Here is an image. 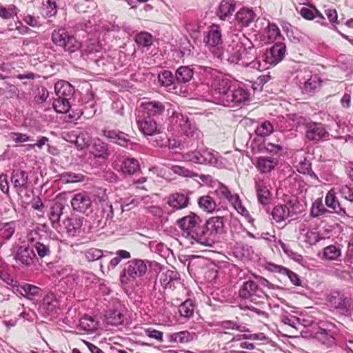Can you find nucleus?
<instances>
[{"mask_svg": "<svg viewBox=\"0 0 353 353\" xmlns=\"http://www.w3.org/2000/svg\"><path fill=\"white\" fill-rule=\"evenodd\" d=\"M179 226L182 230L183 235L196 241L201 244V231L203 223L201 219L193 212H190L177 221Z\"/></svg>", "mask_w": 353, "mask_h": 353, "instance_id": "1", "label": "nucleus"}, {"mask_svg": "<svg viewBox=\"0 0 353 353\" xmlns=\"http://www.w3.org/2000/svg\"><path fill=\"white\" fill-rule=\"evenodd\" d=\"M224 218L213 216L203 224L201 245H210L219 234L224 232Z\"/></svg>", "mask_w": 353, "mask_h": 353, "instance_id": "2", "label": "nucleus"}, {"mask_svg": "<svg viewBox=\"0 0 353 353\" xmlns=\"http://www.w3.org/2000/svg\"><path fill=\"white\" fill-rule=\"evenodd\" d=\"M52 43L69 53H72L81 48V43L64 28H58L52 32Z\"/></svg>", "mask_w": 353, "mask_h": 353, "instance_id": "3", "label": "nucleus"}, {"mask_svg": "<svg viewBox=\"0 0 353 353\" xmlns=\"http://www.w3.org/2000/svg\"><path fill=\"white\" fill-rule=\"evenodd\" d=\"M297 123L305 126V137L314 142H319L321 140L328 139L330 133L327 132L325 125L321 123L306 121L302 117L297 118Z\"/></svg>", "mask_w": 353, "mask_h": 353, "instance_id": "4", "label": "nucleus"}, {"mask_svg": "<svg viewBox=\"0 0 353 353\" xmlns=\"http://www.w3.org/2000/svg\"><path fill=\"white\" fill-rule=\"evenodd\" d=\"M148 267L145 261L134 259L125 263L120 274V280L123 283H128L132 279L143 276L147 272Z\"/></svg>", "mask_w": 353, "mask_h": 353, "instance_id": "5", "label": "nucleus"}, {"mask_svg": "<svg viewBox=\"0 0 353 353\" xmlns=\"http://www.w3.org/2000/svg\"><path fill=\"white\" fill-rule=\"evenodd\" d=\"M203 42L214 57L221 56L223 39L220 26L216 24L210 26L205 32Z\"/></svg>", "mask_w": 353, "mask_h": 353, "instance_id": "6", "label": "nucleus"}, {"mask_svg": "<svg viewBox=\"0 0 353 353\" xmlns=\"http://www.w3.org/2000/svg\"><path fill=\"white\" fill-rule=\"evenodd\" d=\"M245 51V47L240 39H232L228 46L225 51L222 48L221 50V56L216 57L223 61L225 60L231 63H238L242 59L243 52Z\"/></svg>", "mask_w": 353, "mask_h": 353, "instance_id": "7", "label": "nucleus"}, {"mask_svg": "<svg viewBox=\"0 0 353 353\" xmlns=\"http://www.w3.org/2000/svg\"><path fill=\"white\" fill-rule=\"evenodd\" d=\"M61 301L59 296L53 293L47 294L40 305L39 310L46 317L53 318L61 310Z\"/></svg>", "mask_w": 353, "mask_h": 353, "instance_id": "8", "label": "nucleus"}, {"mask_svg": "<svg viewBox=\"0 0 353 353\" xmlns=\"http://www.w3.org/2000/svg\"><path fill=\"white\" fill-rule=\"evenodd\" d=\"M327 301L330 307L338 310L342 313L350 311L352 301L351 299L340 291H332L327 296Z\"/></svg>", "mask_w": 353, "mask_h": 353, "instance_id": "9", "label": "nucleus"}, {"mask_svg": "<svg viewBox=\"0 0 353 353\" xmlns=\"http://www.w3.org/2000/svg\"><path fill=\"white\" fill-rule=\"evenodd\" d=\"M114 212L112 205L105 201L101 202L95 213L94 223L97 227L103 228L110 225L112 221Z\"/></svg>", "mask_w": 353, "mask_h": 353, "instance_id": "10", "label": "nucleus"}, {"mask_svg": "<svg viewBox=\"0 0 353 353\" xmlns=\"http://www.w3.org/2000/svg\"><path fill=\"white\" fill-rule=\"evenodd\" d=\"M232 87V81L221 74H217L212 78L211 83L212 90L220 95V99L223 102L225 97L228 96Z\"/></svg>", "mask_w": 353, "mask_h": 353, "instance_id": "11", "label": "nucleus"}, {"mask_svg": "<svg viewBox=\"0 0 353 353\" xmlns=\"http://www.w3.org/2000/svg\"><path fill=\"white\" fill-rule=\"evenodd\" d=\"M183 157L188 161L199 164L214 165L217 162L214 155L207 150H204L202 152L199 151L189 152L184 154Z\"/></svg>", "mask_w": 353, "mask_h": 353, "instance_id": "12", "label": "nucleus"}, {"mask_svg": "<svg viewBox=\"0 0 353 353\" xmlns=\"http://www.w3.org/2000/svg\"><path fill=\"white\" fill-rule=\"evenodd\" d=\"M262 294L263 292L258 284L252 280L245 281L239 290V295L241 299L252 301L261 297Z\"/></svg>", "mask_w": 353, "mask_h": 353, "instance_id": "13", "label": "nucleus"}, {"mask_svg": "<svg viewBox=\"0 0 353 353\" xmlns=\"http://www.w3.org/2000/svg\"><path fill=\"white\" fill-rule=\"evenodd\" d=\"M92 203L91 196L85 192L75 194L71 200L73 210L82 213H85L90 208Z\"/></svg>", "mask_w": 353, "mask_h": 353, "instance_id": "14", "label": "nucleus"}, {"mask_svg": "<svg viewBox=\"0 0 353 353\" xmlns=\"http://www.w3.org/2000/svg\"><path fill=\"white\" fill-rule=\"evenodd\" d=\"M249 93L241 88L234 89L229 92L228 96L223 100V105L225 106H234L248 100Z\"/></svg>", "mask_w": 353, "mask_h": 353, "instance_id": "15", "label": "nucleus"}, {"mask_svg": "<svg viewBox=\"0 0 353 353\" xmlns=\"http://www.w3.org/2000/svg\"><path fill=\"white\" fill-rule=\"evenodd\" d=\"M285 49L284 43L276 42L265 54V61L271 65H276L284 58Z\"/></svg>", "mask_w": 353, "mask_h": 353, "instance_id": "16", "label": "nucleus"}, {"mask_svg": "<svg viewBox=\"0 0 353 353\" xmlns=\"http://www.w3.org/2000/svg\"><path fill=\"white\" fill-rule=\"evenodd\" d=\"M142 117L152 118L161 115L165 111V105L158 101H151L142 104Z\"/></svg>", "mask_w": 353, "mask_h": 353, "instance_id": "17", "label": "nucleus"}, {"mask_svg": "<svg viewBox=\"0 0 353 353\" xmlns=\"http://www.w3.org/2000/svg\"><path fill=\"white\" fill-rule=\"evenodd\" d=\"M14 259L23 265L30 266L34 263L36 254L32 248L21 245L17 249Z\"/></svg>", "mask_w": 353, "mask_h": 353, "instance_id": "18", "label": "nucleus"}, {"mask_svg": "<svg viewBox=\"0 0 353 353\" xmlns=\"http://www.w3.org/2000/svg\"><path fill=\"white\" fill-rule=\"evenodd\" d=\"M90 154L92 157H90V163L97 159H99L104 161L110 155L108 148L106 143L100 140L96 141L91 146Z\"/></svg>", "mask_w": 353, "mask_h": 353, "instance_id": "19", "label": "nucleus"}, {"mask_svg": "<svg viewBox=\"0 0 353 353\" xmlns=\"http://www.w3.org/2000/svg\"><path fill=\"white\" fill-rule=\"evenodd\" d=\"M57 97L71 101L74 93V87L66 81H58L54 85Z\"/></svg>", "mask_w": 353, "mask_h": 353, "instance_id": "20", "label": "nucleus"}, {"mask_svg": "<svg viewBox=\"0 0 353 353\" xmlns=\"http://www.w3.org/2000/svg\"><path fill=\"white\" fill-rule=\"evenodd\" d=\"M103 134L107 139L121 146L127 148L129 144H132L128 138V134L123 132L105 130L103 132Z\"/></svg>", "mask_w": 353, "mask_h": 353, "instance_id": "21", "label": "nucleus"}, {"mask_svg": "<svg viewBox=\"0 0 353 353\" xmlns=\"http://www.w3.org/2000/svg\"><path fill=\"white\" fill-rule=\"evenodd\" d=\"M256 17V14L252 9L243 8L239 10L235 19L241 27H248L252 23Z\"/></svg>", "mask_w": 353, "mask_h": 353, "instance_id": "22", "label": "nucleus"}, {"mask_svg": "<svg viewBox=\"0 0 353 353\" xmlns=\"http://www.w3.org/2000/svg\"><path fill=\"white\" fill-rule=\"evenodd\" d=\"M255 185L258 201L263 205L269 204L271 194L264 181L259 179L256 181Z\"/></svg>", "mask_w": 353, "mask_h": 353, "instance_id": "23", "label": "nucleus"}, {"mask_svg": "<svg viewBox=\"0 0 353 353\" xmlns=\"http://www.w3.org/2000/svg\"><path fill=\"white\" fill-rule=\"evenodd\" d=\"M121 170L123 174L138 175L141 174V167L139 161L134 158L125 159L121 165Z\"/></svg>", "mask_w": 353, "mask_h": 353, "instance_id": "24", "label": "nucleus"}, {"mask_svg": "<svg viewBox=\"0 0 353 353\" xmlns=\"http://www.w3.org/2000/svg\"><path fill=\"white\" fill-rule=\"evenodd\" d=\"M139 130L145 135L150 137L157 132V122L153 118L143 117V119L137 121Z\"/></svg>", "mask_w": 353, "mask_h": 353, "instance_id": "25", "label": "nucleus"}, {"mask_svg": "<svg viewBox=\"0 0 353 353\" xmlns=\"http://www.w3.org/2000/svg\"><path fill=\"white\" fill-rule=\"evenodd\" d=\"M16 292L28 299H32L41 294L40 288L28 283L19 284L16 288Z\"/></svg>", "mask_w": 353, "mask_h": 353, "instance_id": "26", "label": "nucleus"}, {"mask_svg": "<svg viewBox=\"0 0 353 353\" xmlns=\"http://www.w3.org/2000/svg\"><path fill=\"white\" fill-rule=\"evenodd\" d=\"M168 342L187 343L196 339L195 332L188 331H181L168 335Z\"/></svg>", "mask_w": 353, "mask_h": 353, "instance_id": "27", "label": "nucleus"}, {"mask_svg": "<svg viewBox=\"0 0 353 353\" xmlns=\"http://www.w3.org/2000/svg\"><path fill=\"white\" fill-rule=\"evenodd\" d=\"M189 197L182 193H174L171 194L168 201V205L175 210H181L188 206Z\"/></svg>", "mask_w": 353, "mask_h": 353, "instance_id": "28", "label": "nucleus"}, {"mask_svg": "<svg viewBox=\"0 0 353 353\" xmlns=\"http://www.w3.org/2000/svg\"><path fill=\"white\" fill-rule=\"evenodd\" d=\"M179 279V273L172 270H168L160 276V283L164 289L172 288L174 283Z\"/></svg>", "mask_w": 353, "mask_h": 353, "instance_id": "29", "label": "nucleus"}, {"mask_svg": "<svg viewBox=\"0 0 353 353\" xmlns=\"http://www.w3.org/2000/svg\"><path fill=\"white\" fill-rule=\"evenodd\" d=\"M72 136L74 139H70V142L74 143L79 150H82L91 143V137L86 131H79L77 133H72Z\"/></svg>", "mask_w": 353, "mask_h": 353, "instance_id": "30", "label": "nucleus"}, {"mask_svg": "<svg viewBox=\"0 0 353 353\" xmlns=\"http://www.w3.org/2000/svg\"><path fill=\"white\" fill-rule=\"evenodd\" d=\"M236 8L234 0H222L219 6L218 15L221 20L232 14Z\"/></svg>", "mask_w": 353, "mask_h": 353, "instance_id": "31", "label": "nucleus"}, {"mask_svg": "<svg viewBox=\"0 0 353 353\" xmlns=\"http://www.w3.org/2000/svg\"><path fill=\"white\" fill-rule=\"evenodd\" d=\"M277 165V161L270 157H259L257 159L256 167L261 174H266L274 170Z\"/></svg>", "mask_w": 353, "mask_h": 353, "instance_id": "32", "label": "nucleus"}, {"mask_svg": "<svg viewBox=\"0 0 353 353\" xmlns=\"http://www.w3.org/2000/svg\"><path fill=\"white\" fill-rule=\"evenodd\" d=\"M194 70L189 66H181L175 72V79L178 83H186L193 77Z\"/></svg>", "mask_w": 353, "mask_h": 353, "instance_id": "33", "label": "nucleus"}, {"mask_svg": "<svg viewBox=\"0 0 353 353\" xmlns=\"http://www.w3.org/2000/svg\"><path fill=\"white\" fill-rule=\"evenodd\" d=\"M64 206L60 203H55L50 208L49 219L52 227L57 230L59 226L61 216L63 214Z\"/></svg>", "mask_w": 353, "mask_h": 353, "instance_id": "34", "label": "nucleus"}, {"mask_svg": "<svg viewBox=\"0 0 353 353\" xmlns=\"http://www.w3.org/2000/svg\"><path fill=\"white\" fill-rule=\"evenodd\" d=\"M272 267H273V268L272 269V271L278 272L281 274L288 276V277L290 279L291 283L293 285H296V286L301 285L300 279H299V276L297 275V274H296L295 272L291 271L290 270H289L285 267L278 265H273Z\"/></svg>", "mask_w": 353, "mask_h": 353, "instance_id": "35", "label": "nucleus"}, {"mask_svg": "<svg viewBox=\"0 0 353 353\" xmlns=\"http://www.w3.org/2000/svg\"><path fill=\"white\" fill-rule=\"evenodd\" d=\"M158 80L160 85L167 88L169 91L176 89L174 83V76L172 72L163 70L159 74Z\"/></svg>", "mask_w": 353, "mask_h": 353, "instance_id": "36", "label": "nucleus"}, {"mask_svg": "<svg viewBox=\"0 0 353 353\" xmlns=\"http://www.w3.org/2000/svg\"><path fill=\"white\" fill-rule=\"evenodd\" d=\"M105 321L109 325L117 326L123 323L124 316L119 310H110L105 314Z\"/></svg>", "mask_w": 353, "mask_h": 353, "instance_id": "37", "label": "nucleus"}, {"mask_svg": "<svg viewBox=\"0 0 353 353\" xmlns=\"http://www.w3.org/2000/svg\"><path fill=\"white\" fill-rule=\"evenodd\" d=\"M63 224L67 232L71 235H74L80 230L82 226V220L77 217H70L65 219Z\"/></svg>", "mask_w": 353, "mask_h": 353, "instance_id": "38", "label": "nucleus"}, {"mask_svg": "<svg viewBox=\"0 0 353 353\" xmlns=\"http://www.w3.org/2000/svg\"><path fill=\"white\" fill-rule=\"evenodd\" d=\"M316 338L327 347H332L336 343L334 337L325 329H320L316 333Z\"/></svg>", "mask_w": 353, "mask_h": 353, "instance_id": "39", "label": "nucleus"}, {"mask_svg": "<svg viewBox=\"0 0 353 353\" xmlns=\"http://www.w3.org/2000/svg\"><path fill=\"white\" fill-rule=\"evenodd\" d=\"M149 142L157 147L167 146L168 137L165 133L160 131L159 129L157 132L151 134L148 138Z\"/></svg>", "mask_w": 353, "mask_h": 353, "instance_id": "40", "label": "nucleus"}, {"mask_svg": "<svg viewBox=\"0 0 353 353\" xmlns=\"http://www.w3.org/2000/svg\"><path fill=\"white\" fill-rule=\"evenodd\" d=\"M272 215L276 222H281L290 215V210L285 205H279L274 208Z\"/></svg>", "mask_w": 353, "mask_h": 353, "instance_id": "41", "label": "nucleus"}, {"mask_svg": "<svg viewBox=\"0 0 353 353\" xmlns=\"http://www.w3.org/2000/svg\"><path fill=\"white\" fill-rule=\"evenodd\" d=\"M15 231V222H0V237L10 239Z\"/></svg>", "mask_w": 353, "mask_h": 353, "instance_id": "42", "label": "nucleus"}, {"mask_svg": "<svg viewBox=\"0 0 353 353\" xmlns=\"http://www.w3.org/2000/svg\"><path fill=\"white\" fill-rule=\"evenodd\" d=\"M198 204L204 211L212 213L216 207L214 200L210 196H203L199 199Z\"/></svg>", "mask_w": 353, "mask_h": 353, "instance_id": "43", "label": "nucleus"}, {"mask_svg": "<svg viewBox=\"0 0 353 353\" xmlns=\"http://www.w3.org/2000/svg\"><path fill=\"white\" fill-rule=\"evenodd\" d=\"M194 302L188 299L182 303L179 307V312L183 317L190 319L194 314Z\"/></svg>", "mask_w": 353, "mask_h": 353, "instance_id": "44", "label": "nucleus"}, {"mask_svg": "<svg viewBox=\"0 0 353 353\" xmlns=\"http://www.w3.org/2000/svg\"><path fill=\"white\" fill-rule=\"evenodd\" d=\"M53 108L57 113L65 114L69 112L71 102L69 100L57 97L54 100Z\"/></svg>", "mask_w": 353, "mask_h": 353, "instance_id": "45", "label": "nucleus"}, {"mask_svg": "<svg viewBox=\"0 0 353 353\" xmlns=\"http://www.w3.org/2000/svg\"><path fill=\"white\" fill-rule=\"evenodd\" d=\"M341 254V250L335 245L327 246L323 250V257L328 261H336Z\"/></svg>", "mask_w": 353, "mask_h": 353, "instance_id": "46", "label": "nucleus"}, {"mask_svg": "<svg viewBox=\"0 0 353 353\" xmlns=\"http://www.w3.org/2000/svg\"><path fill=\"white\" fill-rule=\"evenodd\" d=\"M116 256L112 259L109 263L108 268H111L114 269L116 268L121 261L122 259H128L130 258V253L124 250H119L116 252Z\"/></svg>", "mask_w": 353, "mask_h": 353, "instance_id": "47", "label": "nucleus"}, {"mask_svg": "<svg viewBox=\"0 0 353 353\" xmlns=\"http://www.w3.org/2000/svg\"><path fill=\"white\" fill-rule=\"evenodd\" d=\"M325 204L327 207L331 208L336 212L342 210L339 202L336 199L335 192L333 190H330L325 196Z\"/></svg>", "mask_w": 353, "mask_h": 353, "instance_id": "48", "label": "nucleus"}, {"mask_svg": "<svg viewBox=\"0 0 353 353\" xmlns=\"http://www.w3.org/2000/svg\"><path fill=\"white\" fill-rule=\"evenodd\" d=\"M221 328L223 330H237L241 332H247L248 329L246 326L243 324H239L236 321H221L219 324Z\"/></svg>", "mask_w": 353, "mask_h": 353, "instance_id": "49", "label": "nucleus"}, {"mask_svg": "<svg viewBox=\"0 0 353 353\" xmlns=\"http://www.w3.org/2000/svg\"><path fill=\"white\" fill-rule=\"evenodd\" d=\"M273 125L269 121L263 122L255 130L256 135L259 137H266L270 135L273 132Z\"/></svg>", "mask_w": 353, "mask_h": 353, "instance_id": "50", "label": "nucleus"}, {"mask_svg": "<svg viewBox=\"0 0 353 353\" xmlns=\"http://www.w3.org/2000/svg\"><path fill=\"white\" fill-rule=\"evenodd\" d=\"M135 41L138 45L143 47H148L152 43V37L150 33L143 32L137 34L135 37Z\"/></svg>", "mask_w": 353, "mask_h": 353, "instance_id": "51", "label": "nucleus"}, {"mask_svg": "<svg viewBox=\"0 0 353 353\" xmlns=\"http://www.w3.org/2000/svg\"><path fill=\"white\" fill-rule=\"evenodd\" d=\"M81 327L87 332H94L97 328V323L92 317H84L80 321Z\"/></svg>", "mask_w": 353, "mask_h": 353, "instance_id": "52", "label": "nucleus"}, {"mask_svg": "<svg viewBox=\"0 0 353 353\" xmlns=\"http://www.w3.org/2000/svg\"><path fill=\"white\" fill-rule=\"evenodd\" d=\"M281 37V34L279 27L274 23H269L267 27V37L268 41L273 42Z\"/></svg>", "mask_w": 353, "mask_h": 353, "instance_id": "53", "label": "nucleus"}, {"mask_svg": "<svg viewBox=\"0 0 353 353\" xmlns=\"http://www.w3.org/2000/svg\"><path fill=\"white\" fill-rule=\"evenodd\" d=\"M327 210L324 208L321 199H316L312 204L310 214L313 217H317L325 214Z\"/></svg>", "mask_w": 353, "mask_h": 353, "instance_id": "54", "label": "nucleus"}, {"mask_svg": "<svg viewBox=\"0 0 353 353\" xmlns=\"http://www.w3.org/2000/svg\"><path fill=\"white\" fill-rule=\"evenodd\" d=\"M280 245L283 250V251L290 258L292 259V260H294V261L296 262H298L299 263H301L303 260V258L302 256V255H301L300 254L297 253V252H294L290 247L288 245H286L285 243H283V242H280Z\"/></svg>", "mask_w": 353, "mask_h": 353, "instance_id": "55", "label": "nucleus"}, {"mask_svg": "<svg viewBox=\"0 0 353 353\" xmlns=\"http://www.w3.org/2000/svg\"><path fill=\"white\" fill-rule=\"evenodd\" d=\"M256 50L253 47L250 46L248 49L245 48V51L243 52L241 60H243L242 64L248 65L256 58Z\"/></svg>", "mask_w": 353, "mask_h": 353, "instance_id": "56", "label": "nucleus"}, {"mask_svg": "<svg viewBox=\"0 0 353 353\" xmlns=\"http://www.w3.org/2000/svg\"><path fill=\"white\" fill-rule=\"evenodd\" d=\"M17 14V8L14 6H10L8 8L0 6L1 18L3 19H13Z\"/></svg>", "mask_w": 353, "mask_h": 353, "instance_id": "57", "label": "nucleus"}, {"mask_svg": "<svg viewBox=\"0 0 353 353\" xmlns=\"http://www.w3.org/2000/svg\"><path fill=\"white\" fill-rule=\"evenodd\" d=\"M321 85V81L316 76L311 77L304 83V90L307 92H314Z\"/></svg>", "mask_w": 353, "mask_h": 353, "instance_id": "58", "label": "nucleus"}, {"mask_svg": "<svg viewBox=\"0 0 353 353\" xmlns=\"http://www.w3.org/2000/svg\"><path fill=\"white\" fill-rule=\"evenodd\" d=\"M170 169L172 171V174H177L180 176H198L197 174L191 172L183 166L172 165ZM169 174H172L171 172H169Z\"/></svg>", "mask_w": 353, "mask_h": 353, "instance_id": "59", "label": "nucleus"}, {"mask_svg": "<svg viewBox=\"0 0 353 353\" xmlns=\"http://www.w3.org/2000/svg\"><path fill=\"white\" fill-rule=\"evenodd\" d=\"M85 258L88 261H94L101 259L103 255V251L97 248H90L85 252Z\"/></svg>", "mask_w": 353, "mask_h": 353, "instance_id": "60", "label": "nucleus"}, {"mask_svg": "<svg viewBox=\"0 0 353 353\" xmlns=\"http://www.w3.org/2000/svg\"><path fill=\"white\" fill-rule=\"evenodd\" d=\"M281 319L282 323L285 325H288L296 330H298L299 326L300 325L299 319L292 315H283Z\"/></svg>", "mask_w": 353, "mask_h": 353, "instance_id": "61", "label": "nucleus"}, {"mask_svg": "<svg viewBox=\"0 0 353 353\" xmlns=\"http://www.w3.org/2000/svg\"><path fill=\"white\" fill-rule=\"evenodd\" d=\"M227 200L230 202L234 208L241 213L246 211L245 208L242 205L240 198L238 194H232V193L230 194Z\"/></svg>", "mask_w": 353, "mask_h": 353, "instance_id": "62", "label": "nucleus"}, {"mask_svg": "<svg viewBox=\"0 0 353 353\" xmlns=\"http://www.w3.org/2000/svg\"><path fill=\"white\" fill-rule=\"evenodd\" d=\"M340 193L346 200L353 201V183L343 185L340 189Z\"/></svg>", "mask_w": 353, "mask_h": 353, "instance_id": "63", "label": "nucleus"}, {"mask_svg": "<svg viewBox=\"0 0 353 353\" xmlns=\"http://www.w3.org/2000/svg\"><path fill=\"white\" fill-rule=\"evenodd\" d=\"M10 137L11 140L15 143H23L32 141V139L30 136L21 132H11Z\"/></svg>", "mask_w": 353, "mask_h": 353, "instance_id": "64", "label": "nucleus"}]
</instances>
